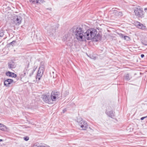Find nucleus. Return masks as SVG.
I'll return each instance as SVG.
<instances>
[{
  "instance_id": "nucleus-1",
  "label": "nucleus",
  "mask_w": 147,
  "mask_h": 147,
  "mask_svg": "<svg viewBox=\"0 0 147 147\" xmlns=\"http://www.w3.org/2000/svg\"><path fill=\"white\" fill-rule=\"evenodd\" d=\"M72 30L76 38L80 41H84L86 39L91 40L96 36L97 37V31L95 29L90 28L84 32V29L81 27L74 26L72 28Z\"/></svg>"
},
{
  "instance_id": "nucleus-2",
  "label": "nucleus",
  "mask_w": 147,
  "mask_h": 147,
  "mask_svg": "<svg viewBox=\"0 0 147 147\" xmlns=\"http://www.w3.org/2000/svg\"><path fill=\"white\" fill-rule=\"evenodd\" d=\"M73 36L72 34L68 33L63 37L62 40L65 42L67 45L69 46L72 49H74L75 45V42L73 40Z\"/></svg>"
},
{
  "instance_id": "nucleus-3",
  "label": "nucleus",
  "mask_w": 147,
  "mask_h": 147,
  "mask_svg": "<svg viewBox=\"0 0 147 147\" xmlns=\"http://www.w3.org/2000/svg\"><path fill=\"white\" fill-rule=\"evenodd\" d=\"M59 26V25L58 24L52 23L46 26L45 29L47 30V33L51 36L55 32L56 30L58 29Z\"/></svg>"
},
{
  "instance_id": "nucleus-4",
  "label": "nucleus",
  "mask_w": 147,
  "mask_h": 147,
  "mask_svg": "<svg viewBox=\"0 0 147 147\" xmlns=\"http://www.w3.org/2000/svg\"><path fill=\"white\" fill-rule=\"evenodd\" d=\"M77 121L79 125L83 130H85L88 127V124L86 122L83 120L80 117L78 118Z\"/></svg>"
},
{
  "instance_id": "nucleus-5",
  "label": "nucleus",
  "mask_w": 147,
  "mask_h": 147,
  "mask_svg": "<svg viewBox=\"0 0 147 147\" xmlns=\"http://www.w3.org/2000/svg\"><path fill=\"white\" fill-rule=\"evenodd\" d=\"M29 64H28L24 70V72L25 75H28V76L31 77L33 75L35 70L34 69H30L27 70L29 67Z\"/></svg>"
},
{
  "instance_id": "nucleus-6",
  "label": "nucleus",
  "mask_w": 147,
  "mask_h": 147,
  "mask_svg": "<svg viewBox=\"0 0 147 147\" xmlns=\"http://www.w3.org/2000/svg\"><path fill=\"white\" fill-rule=\"evenodd\" d=\"M134 12L136 15L140 17H143L144 16V11L142 9L136 8L134 9Z\"/></svg>"
},
{
  "instance_id": "nucleus-7",
  "label": "nucleus",
  "mask_w": 147,
  "mask_h": 147,
  "mask_svg": "<svg viewBox=\"0 0 147 147\" xmlns=\"http://www.w3.org/2000/svg\"><path fill=\"white\" fill-rule=\"evenodd\" d=\"M60 93L57 92H53L51 93V98L52 100V102L53 101H55L56 99L59 97Z\"/></svg>"
},
{
  "instance_id": "nucleus-8",
  "label": "nucleus",
  "mask_w": 147,
  "mask_h": 147,
  "mask_svg": "<svg viewBox=\"0 0 147 147\" xmlns=\"http://www.w3.org/2000/svg\"><path fill=\"white\" fill-rule=\"evenodd\" d=\"M22 18L20 16H15L13 20L14 24L18 26L21 23Z\"/></svg>"
},
{
  "instance_id": "nucleus-9",
  "label": "nucleus",
  "mask_w": 147,
  "mask_h": 147,
  "mask_svg": "<svg viewBox=\"0 0 147 147\" xmlns=\"http://www.w3.org/2000/svg\"><path fill=\"white\" fill-rule=\"evenodd\" d=\"M42 98L43 101L46 103L49 104L52 103V100L49 96L44 95Z\"/></svg>"
},
{
  "instance_id": "nucleus-10",
  "label": "nucleus",
  "mask_w": 147,
  "mask_h": 147,
  "mask_svg": "<svg viewBox=\"0 0 147 147\" xmlns=\"http://www.w3.org/2000/svg\"><path fill=\"white\" fill-rule=\"evenodd\" d=\"M110 12L111 13L113 14L116 16L121 17L123 15L122 13L121 12L118 11L116 10H113V9L112 10L110 11Z\"/></svg>"
},
{
  "instance_id": "nucleus-11",
  "label": "nucleus",
  "mask_w": 147,
  "mask_h": 147,
  "mask_svg": "<svg viewBox=\"0 0 147 147\" xmlns=\"http://www.w3.org/2000/svg\"><path fill=\"white\" fill-rule=\"evenodd\" d=\"M43 73V71L42 70H40V68L38 71V73L36 77V81H38L40 80V78L42 76Z\"/></svg>"
},
{
  "instance_id": "nucleus-12",
  "label": "nucleus",
  "mask_w": 147,
  "mask_h": 147,
  "mask_svg": "<svg viewBox=\"0 0 147 147\" xmlns=\"http://www.w3.org/2000/svg\"><path fill=\"white\" fill-rule=\"evenodd\" d=\"M106 114L109 117L113 118L114 117L115 112L113 111H109L107 110L106 112Z\"/></svg>"
},
{
  "instance_id": "nucleus-13",
  "label": "nucleus",
  "mask_w": 147,
  "mask_h": 147,
  "mask_svg": "<svg viewBox=\"0 0 147 147\" xmlns=\"http://www.w3.org/2000/svg\"><path fill=\"white\" fill-rule=\"evenodd\" d=\"M136 26L137 27L142 30H145L146 28L145 26H144L140 22H138Z\"/></svg>"
},
{
  "instance_id": "nucleus-14",
  "label": "nucleus",
  "mask_w": 147,
  "mask_h": 147,
  "mask_svg": "<svg viewBox=\"0 0 147 147\" xmlns=\"http://www.w3.org/2000/svg\"><path fill=\"white\" fill-rule=\"evenodd\" d=\"M6 74L7 76L13 78H16L17 77V75L16 74L10 71H8L6 72Z\"/></svg>"
},
{
  "instance_id": "nucleus-15",
  "label": "nucleus",
  "mask_w": 147,
  "mask_h": 147,
  "mask_svg": "<svg viewBox=\"0 0 147 147\" xmlns=\"http://www.w3.org/2000/svg\"><path fill=\"white\" fill-rule=\"evenodd\" d=\"M13 82V80L11 79H8L5 80L4 82V84L5 86H7Z\"/></svg>"
},
{
  "instance_id": "nucleus-16",
  "label": "nucleus",
  "mask_w": 147,
  "mask_h": 147,
  "mask_svg": "<svg viewBox=\"0 0 147 147\" xmlns=\"http://www.w3.org/2000/svg\"><path fill=\"white\" fill-rule=\"evenodd\" d=\"M8 67L10 69L14 68L15 67L14 63L13 62H10L8 63Z\"/></svg>"
},
{
  "instance_id": "nucleus-17",
  "label": "nucleus",
  "mask_w": 147,
  "mask_h": 147,
  "mask_svg": "<svg viewBox=\"0 0 147 147\" xmlns=\"http://www.w3.org/2000/svg\"><path fill=\"white\" fill-rule=\"evenodd\" d=\"M0 129L2 131H6L7 130V128L5 125L0 123Z\"/></svg>"
},
{
  "instance_id": "nucleus-18",
  "label": "nucleus",
  "mask_w": 147,
  "mask_h": 147,
  "mask_svg": "<svg viewBox=\"0 0 147 147\" xmlns=\"http://www.w3.org/2000/svg\"><path fill=\"white\" fill-rule=\"evenodd\" d=\"M16 43V41L15 40H13L12 42L10 43L8 45L9 47H13V46L15 45V44Z\"/></svg>"
},
{
  "instance_id": "nucleus-19",
  "label": "nucleus",
  "mask_w": 147,
  "mask_h": 147,
  "mask_svg": "<svg viewBox=\"0 0 147 147\" xmlns=\"http://www.w3.org/2000/svg\"><path fill=\"white\" fill-rule=\"evenodd\" d=\"M131 77L129 76V74H126L124 76V78L125 80L127 81H129L131 79Z\"/></svg>"
},
{
  "instance_id": "nucleus-20",
  "label": "nucleus",
  "mask_w": 147,
  "mask_h": 147,
  "mask_svg": "<svg viewBox=\"0 0 147 147\" xmlns=\"http://www.w3.org/2000/svg\"><path fill=\"white\" fill-rule=\"evenodd\" d=\"M44 2V0H36V3L41 4Z\"/></svg>"
},
{
  "instance_id": "nucleus-21",
  "label": "nucleus",
  "mask_w": 147,
  "mask_h": 147,
  "mask_svg": "<svg viewBox=\"0 0 147 147\" xmlns=\"http://www.w3.org/2000/svg\"><path fill=\"white\" fill-rule=\"evenodd\" d=\"M4 32L2 30H0V37H2L4 35Z\"/></svg>"
},
{
  "instance_id": "nucleus-22",
  "label": "nucleus",
  "mask_w": 147,
  "mask_h": 147,
  "mask_svg": "<svg viewBox=\"0 0 147 147\" xmlns=\"http://www.w3.org/2000/svg\"><path fill=\"white\" fill-rule=\"evenodd\" d=\"M124 39L125 40H126L127 41H129L130 40V38L127 36H125L124 37Z\"/></svg>"
},
{
  "instance_id": "nucleus-23",
  "label": "nucleus",
  "mask_w": 147,
  "mask_h": 147,
  "mask_svg": "<svg viewBox=\"0 0 147 147\" xmlns=\"http://www.w3.org/2000/svg\"><path fill=\"white\" fill-rule=\"evenodd\" d=\"M119 34V36L121 38H123L124 39V37L125 36L123 35V34H122L121 33Z\"/></svg>"
},
{
  "instance_id": "nucleus-24",
  "label": "nucleus",
  "mask_w": 147,
  "mask_h": 147,
  "mask_svg": "<svg viewBox=\"0 0 147 147\" xmlns=\"http://www.w3.org/2000/svg\"><path fill=\"white\" fill-rule=\"evenodd\" d=\"M30 2L32 3H36V0H29Z\"/></svg>"
},
{
  "instance_id": "nucleus-25",
  "label": "nucleus",
  "mask_w": 147,
  "mask_h": 147,
  "mask_svg": "<svg viewBox=\"0 0 147 147\" xmlns=\"http://www.w3.org/2000/svg\"><path fill=\"white\" fill-rule=\"evenodd\" d=\"M142 43L143 44L145 45H147V41H144L142 40Z\"/></svg>"
},
{
  "instance_id": "nucleus-26",
  "label": "nucleus",
  "mask_w": 147,
  "mask_h": 147,
  "mask_svg": "<svg viewBox=\"0 0 147 147\" xmlns=\"http://www.w3.org/2000/svg\"><path fill=\"white\" fill-rule=\"evenodd\" d=\"M24 140L25 141H28L29 140V138L28 137H26L24 138Z\"/></svg>"
},
{
  "instance_id": "nucleus-27",
  "label": "nucleus",
  "mask_w": 147,
  "mask_h": 147,
  "mask_svg": "<svg viewBox=\"0 0 147 147\" xmlns=\"http://www.w3.org/2000/svg\"><path fill=\"white\" fill-rule=\"evenodd\" d=\"M147 116H146V117H143L141 118L140 119L141 120H143L144 118H147Z\"/></svg>"
},
{
  "instance_id": "nucleus-28",
  "label": "nucleus",
  "mask_w": 147,
  "mask_h": 147,
  "mask_svg": "<svg viewBox=\"0 0 147 147\" xmlns=\"http://www.w3.org/2000/svg\"><path fill=\"white\" fill-rule=\"evenodd\" d=\"M67 111V109H64L62 111V112L63 113H64L65 112H66Z\"/></svg>"
},
{
  "instance_id": "nucleus-29",
  "label": "nucleus",
  "mask_w": 147,
  "mask_h": 147,
  "mask_svg": "<svg viewBox=\"0 0 147 147\" xmlns=\"http://www.w3.org/2000/svg\"><path fill=\"white\" fill-rule=\"evenodd\" d=\"M36 147H46V146H42V145H41V146H38Z\"/></svg>"
},
{
  "instance_id": "nucleus-30",
  "label": "nucleus",
  "mask_w": 147,
  "mask_h": 147,
  "mask_svg": "<svg viewBox=\"0 0 147 147\" xmlns=\"http://www.w3.org/2000/svg\"><path fill=\"white\" fill-rule=\"evenodd\" d=\"M144 10L145 12L147 13V8H146L144 9Z\"/></svg>"
},
{
  "instance_id": "nucleus-31",
  "label": "nucleus",
  "mask_w": 147,
  "mask_h": 147,
  "mask_svg": "<svg viewBox=\"0 0 147 147\" xmlns=\"http://www.w3.org/2000/svg\"><path fill=\"white\" fill-rule=\"evenodd\" d=\"M141 57L142 58H143L144 57V54H142L141 55Z\"/></svg>"
},
{
  "instance_id": "nucleus-32",
  "label": "nucleus",
  "mask_w": 147,
  "mask_h": 147,
  "mask_svg": "<svg viewBox=\"0 0 147 147\" xmlns=\"http://www.w3.org/2000/svg\"><path fill=\"white\" fill-rule=\"evenodd\" d=\"M51 75V76H53V78H54L55 77V76H54V75L52 76V75Z\"/></svg>"
},
{
  "instance_id": "nucleus-33",
  "label": "nucleus",
  "mask_w": 147,
  "mask_h": 147,
  "mask_svg": "<svg viewBox=\"0 0 147 147\" xmlns=\"http://www.w3.org/2000/svg\"><path fill=\"white\" fill-rule=\"evenodd\" d=\"M2 141V140H1V139H0V142L1 141Z\"/></svg>"
},
{
  "instance_id": "nucleus-34",
  "label": "nucleus",
  "mask_w": 147,
  "mask_h": 147,
  "mask_svg": "<svg viewBox=\"0 0 147 147\" xmlns=\"http://www.w3.org/2000/svg\"><path fill=\"white\" fill-rule=\"evenodd\" d=\"M99 34L98 33V34H97V36H99Z\"/></svg>"
},
{
  "instance_id": "nucleus-35",
  "label": "nucleus",
  "mask_w": 147,
  "mask_h": 147,
  "mask_svg": "<svg viewBox=\"0 0 147 147\" xmlns=\"http://www.w3.org/2000/svg\"><path fill=\"white\" fill-rule=\"evenodd\" d=\"M52 73L53 74H54V72H52Z\"/></svg>"
}]
</instances>
